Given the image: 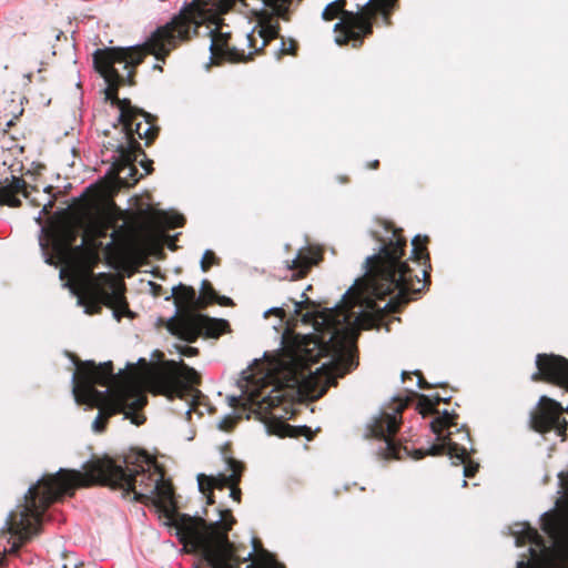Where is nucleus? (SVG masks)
I'll list each match as a JSON object with an SVG mask.
<instances>
[{"label": "nucleus", "instance_id": "31", "mask_svg": "<svg viewBox=\"0 0 568 568\" xmlns=\"http://www.w3.org/2000/svg\"><path fill=\"white\" fill-rule=\"evenodd\" d=\"M7 22H8V27L12 30V31H18L20 29L21 30V34L22 36H27L28 33V30L26 28V23H24V18L22 14H19V13H13L11 14L8 19H7Z\"/></svg>", "mask_w": 568, "mask_h": 568}, {"label": "nucleus", "instance_id": "25", "mask_svg": "<svg viewBox=\"0 0 568 568\" xmlns=\"http://www.w3.org/2000/svg\"><path fill=\"white\" fill-rule=\"evenodd\" d=\"M139 155H143L145 156V153L144 151L142 150L141 151H133V155L130 160V163H125L124 161H115L113 162L112 166H113V170L118 173V174H121V173H124L125 171L126 172V175L123 178L125 180V184L130 185V184H135L140 178H142L143 175L140 174L138 176V170L134 165V163L136 162Z\"/></svg>", "mask_w": 568, "mask_h": 568}, {"label": "nucleus", "instance_id": "14", "mask_svg": "<svg viewBox=\"0 0 568 568\" xmlns=\"http://www.w3.org/2000/svg\"><path fill=\"white\" fill-rule=\"evenodd\" d=\"M458 414L444 410L439 416H436L430 423V429L437 435L438 444L447 442L448 436L454 442L463 443L466 447L470 444V433L466 426L458 427Z\"/></svg>", "mask_w": 568, "mask_h": 568}, {"label": "nucleus", "instance_id": "11", "mask_svg": "<svg viewBox=\"0 0 568 568\" xmlns=\"http://www.w3.org/2000/svg\"><path fill=\"white\" fill-rule=\"evenodd\" d=\"M399 429V420L395 415H389L383 412L379 416L375 417L367 426V437H373L382 440V446L378 449V455L383 459H404L412 457L419 460L427 455H430L432 446L428 449H413L409 450L406 446L394 440V436ZM432 456H434L432 454Z\"/></svg>", "mask_w": 568, "mask_h": 568}, {"label": "nucleus", "instance_id": "32", "mask_svg": "<svg viewBox=\"0 0 568 568\" xmlns=\"http://www.w3.org/2000/svg\"><path fill=\"white\" fill-rule=\"evenodd\" d=\"M221 260L211 250H206L201 260V268L203 272H207L212 266L219 265Z\"/></svg>", "mask_w": 568, "mask_h": 568}, {"label": "nucleus", "instance_id": "47", "mask_svg": "<svg viewBox=\"0 0 568 568\" xmlns=\"http://www.w3.org/2000/svg\"><path fill=\"white\" fill-rule=\"evenodd\" d=\"M52 206H53V202H52V201H49V204H48V205H44L43 211H44V212H48V207H50V209H51Z\"/></svg>", "mask_w": 568, "mask_h": 568}, {"label": "nucleus", "instance_id": "40", "mask_svg": "<svg viewBox=\"0 0 568 568\" xmlns=\"http://www.w3.org/2000/svg\"><path fill=\"white\" fill-rule=\"evenodd\" d=\"M140 164H141L142 168H144L145 174H150L153 171L152 161L151 160H149V159L142 160L140 162Z\"/></svg>", "mask_w": 568, "mask_h": 568}, {"label": "nucleus", "instance_id": "8", "mask_svg": "<svg viewBox=\"0 0 568 568\" xmlns=\"http://www.w3.org/2000/svg\"><path fill=\"white\" fill-rule=\"evenodd\" d=\"M263 386L261 389L253 390L248 400L253 406V412L264 423L267 433L278 437H306L313 439V432L307 426H292L286 419L295 415L294 403L287 392L281 387L274 386L268 394L264 395Z\"/></svg>", "mask_w": 568, "mask_h": 568}, {"label": "nucleus", "instance_id": "28", "mask_svg": "<svg viewBox=\"0 0 568 568\" xmlns=\"http://www.w3.org/2000/svg\"><path fill=\"white\" fill-rule=\"evenodd\" d=\"M216 295L217 293L215 292L211 282L209 280H203L201 283V292L197 296L200 302V310H205L210 304H213L214 300H216Z\"/></svg>", "mask_w": 568, "mask_h": 568}, {"label": "nucleus", "instance_id": "36", "mask_svg": "<svg viewBox=\"0 0 568 568\" xmlns=\"http://www.w3.org/2000/svg\"><path fill=\"white\" fill-rule=\"evenodd\" d=\"M129 230L126 227L125 224L116 227L113 233L111 234V237L115 241V240H119L120 237H123L128 234Z\"/></svg>", "mask_w": 568, "mask_h": 568}, {"label": "nucleus", "instance_id": "41", "mask_svg": "<svg viewBox=\"0 0 568 568\" xmlns=\"http://www.w3.org/2000/svg\"><path fill=\"white\" fill-rule=\"evenodd\" d=\"M202 494L205 495L207 505H213L215 503L213 490H205V493Z\"/></svg>", "mask_w": 568, "mask_h": 568}, {"label": "nucleus", "instance_id": "18", "mask_svg": "<svg viewBox=\"0 0 568 568\" xmlns=\"http://www.w3.org/2000/svg\"><path fill=\"white\" fill-rule=\"evenodd\" d=\"M322 258V252L317 248L311 246L301 248L293 260L286 261L287 268L293 271L291 280L296 281L305 277Z\"/></svg>", "mask_w": 568, "mask_h": 568}, {"label": "nucleus", "instance_id": "9", "mask_svg": "<svg viewBox=\"0 0 568 568\" xmlns=\"http://www.w3.org/2000/svg\"><path fill=\"white\" fill-rule=\"evenodd\" d=\"M125 283L111 273L91 274L81 288L79 301L85 306L88 314H98L102 305L114 311V315L131 316L129 304L125 298Z\"/></svg>", "mask_w": 568, "mask_h": 568}, {"label": "nucleus", "instance_id": "34", "mask_svg": "<svg viewBox=\"0 0 568 568\" xmlns=\"http://www.w3.org/2000/svg\"><path fill=\"white\" fill-rule=\"evenodd\" d=\"M414 374L418 377V383L417 384H418V387L422 388V389H430V388H434V387H443L442 384H434V385L429 384L425 379V377L423 376V374L419 371L415 372Z\"/></svg>", "mask_w": 568, "mask_h": 568}, {"label": "nucleus", "instance_id": "30", "mask_svg": "<svg viewBox=\"0 0 568 568\" xmlns=\"http://www.w3.org/2000/svg\"><path fill=\"white\" fill-rule=\"evenodd\" d=\"M297 50H298V44L297 42L292 39V38H288V39H284L282 38L281 40V48L278 49V51L275 52V55L277 59H282L283 55H296L297 53Z\"/></svg>", "mask_w": 568, "mask_h": 568}, {"label": "nucleus", "instance_id": "7", "mask_svg": "<svg viewBox=\"0 0 568 568\" xmlns=\"http://www.w3.org/2000/svg\"><path fill=\"white\" fill-rule=\"evenodd\" d=\"M397 0H369L358 12L345 10L346 0H335L328 3L322 18L325 21H333L339 18L341 21L335 24V31L341 34L336 41L338 44H346L353 41V47H359L363 39L373 32V20L382 16L385 26H392V13L397 7Z\"/></svg>", "mask_w": 568, "mask_h": 568}, {"label": "nucleus", "instance_id": "10", "mask_svg": "<svg viewBox=\"0 0 568 568\" xmlns=\"http://www.w3.org/2000/svg\"><path fill=\"white\" fill-rule=\"evenodd\" d=\"M152 383L158 393L166 396L169 399H185L189 396L196 397L201 392L193 386L201 384V375L186 365L183 361H165L161 366L154 369Z\"/></svg>", "mask_w": 568, "mask_h": 568}, {"label": "nucleus", "instance_id": "17", "mask_svg": "<svg viewBox=\"0 0 568 568\" xmlns=\"http://www.w3.org/2000/svg\"><path fill=\"white\" fill-rule=\"evenodd\" d=\"M210 33L212 37L210 50L214 59L227 60L231 62H244L250 59L248 54L246 55L244 50H239L235 47L230 45V33L217 30L211 31Z\"/></svg>", "mask_w": 568, "mask_h": 568}, {"label": "nucleus", "instance_id": "1", "mask_svg": "<svg viewBox=\"0 0 568 568\" xmlns=\"http://www.w3.org/2000/svg\"><path fill=\"white\" fill-rule=\"evenodd\" d=\"M383 234L372 232L379 244L377 254L366 258V291L369 296L362 300L359 295L349 296L347 292L339 305L323 311L308 312L304 322H311L315 333L303 336L292 353V381L296 384L314 378L311 366L322 357H331L336 375L343 377L356 365L351 353L354 338L353 324L363 328L389 331L384 323L389 314L399 313L409 303V294H419L430 284V256L427 248L429 237L416 235L412 240L409 260L423 266L420 278L403 260L407 240L403 230L389 221H383Z\"/></svg>", "mask_w": 568, "mask_h": 568}, {"label": "nucleus", "instance_id": "13", "mask_svg": "<svg viewBox=\"0 0 568 568\" xmlns=\"http://www.w3.org/2000/svg\"><path fill=\"white\" fill-rule=\"evenodd\" d=\"M140 123L131 121L128 125L124 124H114L113 129L118 131L116 138H111L108 141L102 142V146L106 151H112L113 155L111 156L112 163L120 160L124 161L126 164L130 163V160L133 159V151H141L142 146L138 143L135 139V133L140 134Z\"/></svg>", "mask_w": 568, "mask_h": 568}, {"label": "nucleus", "instance_id": "48", "mask_svg": "<svg viewBox=\"0 0 568 568\" xmlns=\"http://www.w3.org/2000/svg\"><path fill=\"white\" fill-rule=\"evenodd\" d=\"M154 69H158L159 71H162V67H161V65H159V64H155V65H154Z\"/></svg>", "mask_w": 568, "mask_h": 568}, {"label": "nucleus", "instance_id": "3", "mask_svg": "<svg viewBox=\"0 0 568 568\" xmlns=\"http://www.w3.org/2000/svg\"><path fill=\"white\" fill-rule=\"evenodd\" d=\"M73 384L78 403L99 408L93 422V429L98 433L105 430L111 416L124 413L125 417H131L133 412L142 409L148 402L134 382L114 375L111 361L99 365L93 361H77Z\"/></svg>", "mask_w": 568, "mask_h": 568}, {"label": "nucleus", "instance_id": "21", "mask_svg": "<svg viewBox=\"0 0 568 568\" xmlns=\"http://www.w3.org/2000/svg\"><path fill=\"white\" fill-rule=\"evenodd\" d=\"M280 26L271 24L270 22H261L255 27L251 33L247 34L248 47L252 51L248 52L250 59L252 55L264 49L272 40L278 38Z\"/></svg>", "mask_w": 568, "mask_h": 568}, {"label": "nucleus", "instance_id": "29", "mask_svg": "<svg viewBox=\"0 0 568 568\" xmlns=\"http://www.w3.org/2000/svg\"><path fill=\"white\" fill-rule=\"evenodd\" d=\"M175 241H176V236H171L168 234H162L161 237H151L149 240L151 253L161 252L162 242H165L170 250L175 251L178 248Z\"/></svg>", "mask_w": 568, "mask_h": 568}, {"label": "nucleus", "instance_id": "15", "mask_svg": "<svg viewBox=\"0 0 568 568\" xmlns=\"http://www.w3.org/2000/svg\"><path fill=\"white\" fill-rule=\"evenodd\" d=\"M444 444H433L430 454L448 455L456 466L464 465V476L471 478L479 469V464L470 459L468 448L463 443H457L450 436Z\"/></svg>", "mask_w": 568, "mask_h": 568}, {"label": "nucleus", "instance_id": "26", "mask_svg": "<svg viewBox=\"0 0 568 568\" xmlns=\"http://www.w3.org/2000/svg\"><path fill=\"white\" fill-rule=\"evenodd\" d=\"M150 222L160 227L175 229L185 224V217L179 213L155 211L150 215Z\"/></svg>", "mask_w": 568, "mask_h": 568}, {"label": "nucleus", "instance_id": "2", "mask_svg": "<svg viewBox=\"0 0 568 568\" xmlns=\"http://www.w3.org/2000/svg\"><path fill=\"white\" fill-rule=\"evenodd\" d=\"M84 471L61 468L53 475H44L32 485L7 519V530L18 538L10 552H17L22 544L37 535L47 509L63 495L73 496L79 487L105 486L120 490L123 497L144 505H154L175 529L182 545L212 552L210 540H216L219 524L206 525L202 517H192L175 509L172 484L164 478V469L154 456L145 450L131 452L124 457V466L109 456L93 458L83 466Z\"/></svg>", "mask_w": 568, "mask_h": 568}, {"label": "nucleus", "instance_id": "6", "mask_svg": "<svg viewBox=\"0 0 568 568\" xmlns=\"http://www.w3.org/2000/svg\"><path fill=\"white\" fill-rule=\"evenodd\" d=\"M172 297L176 316L170 321L169 329L179 338L194 343L201 335L217 338L231 331L226 320L213 318L200 313V302L193 286L183 283L173 286Z\"/></svg>", "mask_w": 568, "mask_h": 568}, {"label": "nucleus", "instance_id": "33", "mask_svg": "<svg viewBox=\"0 0 568 568\" xmlns=\"http://www.w3.org/2000/svg\"><path fill=\"white\" fill-rule=\"evenodd\" d=\"M126 255L134 262H140L145 258L146 253L143 247L132 244L126 248Z\"/></svg>", "mask_w": 568, "mask_h": 568}, {"label": "nucleus", "instance_id": "4", "mask_svg": "<svg viewBox=\"0 0 568 568\" xmlns=\"http://www.w3.org/2000/svg\"><path fill=\"white\" fill-rule=\"evenodd\" d=\"M217 525L212 528L216 531V540H210L212 552L196 548L190 545H183L187 552L197 554L207 564L210 568H285L273 554L264 549L257 538L252 539L253 550H247L243 545H236L229 538V532L236 524V519L230 509H220V519L207 523L206 525Z\"/></svg>", "mask_w": 568, "mask_h": 568}, {"label": "nucleus", "instance_id": "20", "mask_svg": "<svg viewBox=\"0 0 568 568\" xmlns=\"http://www.w3.org/2000/svg\"><path fill=\"white\" fill-rule=\"evenodd\" d=\"M21 194L23 197H29V186L23 178L11 175L6 178L0 183V203L11 207H19L21 200L18 195Z\"/></svg>", "mask_w": 568, "mask_h": 568}, {"label": "nucleus", "instance_id": "24", "mask_svg": "<svg viewBox=\"0 0 568 568\" xmlns=\"http://www.w3.org/2000/svg\"><path fill=\"white\" fill-rule=\"evenodd\" d=\"M145 114L148 115L145 120H143V121L136 120L135 121V122L140 123L139 131H140L141 136H139L136 133L134 136H135L138 143H140V140H143L144 145L150 146L158 138L160 128L156 124V121H158L156 116L150 114L146 111H145Z\"/></svg>", "mask_w": 568, "mask_h": 568}, {"label": "nucleus", "instance_id": "16", "mask_svg": "<svg viewBox=\"0 0 568 568\" xmlns=\"http://www.w3.org/2000/svg\"><path fill=\"white\" fill-rule=\"evenodd\" d=\"M125 213L113 204L109 212H105L100 217L92 220L83 234V243L79 246H74L75 252H81L84 244H94L99 239L105 237L108 231L115 227L119 220H124Z\"/></svg>", "mask_w": 568, "mask_h": 568}, {"label": "nucleus", "instance_id": "35", "mask_svg": "<svg viewBox=\"0 0 568 568\" xmlns=\"http://www.w3.org/2000/svg\"><path fill=\"white\" fill-rule=\"evenodd\" d=\"M295 311L297 313L302 312V310L307 308L308 306H315V303L313 301H310L307 297L305 301H295Z\"/></svg>", "mask_w": 568, "mask_h": 568}, {"label": "nucleus", "instance_id": "49", "mask_svg": "<svg viewBox=\"0 0 568 568\" xmlns=\"http://www.w3.org/2000/svg\"><path fill=\"white\" fill-rule=\"evenodd\" d=\"M62 568H67V565H65V564H63V565H62Z\"/></svg>", "mask_w": 568, "mask_h": 568}, {"label": "nucleus", "instance_id": "27", "mask_svg": "<svg viewBox=\"0 0 568 568\" xmlns=\"http://www.w3.org/2000/svg\"><path fill=\"white\" fill-rule=\"evenodd\" d=\"M226 463L229 466V470L233 471V478L235 479L233 480V484L230 486V497L234 501L241 503L242 491L239 485L241 481L242 473L244 470V465L241 462L234 459L233 457H227Z\"/></svg>", "mask_w": 568, "mask_h": 568}, {"label": "nucleus", "instance_id": "5", "mask_svg": "<svg viewBox=\"0 0 568 568\" xmlns=\"http://www.w3.org/2000/svg\"><path fill=\"white\" fill-rule=\"evenodd\" d=\"M541 529L548 535L551 545L527 523H518L511 529L517 547L527 544L530 560L548 568H568V518L545 514L541 517Z\"/></svg>", "mask_w": 568, "mask_h": 568}, {"label": "nucleus", "instance_id": "22", "mask_svg": "<svg viewBox=\"0 0 568 568\" xmlns=\"http://www.w3.org/2000/svg\"><path fill=\"white\" fill-rule=\"evenodd\" d=\"M78 239V226L71 222L61 223L54 231L53 245L58 252L67 253L73 248Z\"/></svg>", "mask_w": 568, "mask_h": 568}, {"label": "nucleus", "instance_id": "45", "mask_svg": "<svg viewBox=\"0 0 568 568\" xmlns=\"http://www.w3.org/2000/svg\"><path fill=\"white\" fill-rule=\"evenodd\" d=\"M152 285H153V287H154V295H158V294H159L158 292H160V290H161L162 287H161L160 285H156V284H152Z\"/></svg>", "mask_w": 568, "mask_h": 568}, {"label": "nucleus", "instance_id": "19", "mask_svg": "<svg viewBox=\"0 0 568 568\" xmlns=\"http://www.w3.org/2000/svg\"><path fill=\"white\" fill-rule=\"evenodd\" d=\"M414 398L418 399L416 409L424 417L433 414L439 415V412L436 408V403H434V400L430 397L424 394H418L416 392L409 390L407 396H397L394 398L395 406L393 407L394 412L392 413V415L396 416V419L399 420V425L402 424L403 410L410 404V402H413ZM388 414L390 415V413Z\"/></svg>", "mask_w": 568, "mask_h": 568}, {"label": "nucleus", "instance_id": "12", "mask_svg": "<svg viewBox=\"0 0 568 568\" xmlns=\"http://www.w3.org/2000/svg\"><path fill=\"white\" fill-rule=\"evenodd\" d=\"M565 409L560 403L548 396H541L530 412L529 426L539 434L555 432L557 436L567 437L568 420L562 417Z\"/></svg>", "mask_w": 568, "mask_h": 568}, {"label": "nucleus", "instance_id": "43", "mask_svg": "<svg viewBox=\"0 0 568 568\" xmlns=\"http://www.w3.org/2000/svg\"><path fill=\"white\" fill-rule=\"evenodd\" d=\"M366 166L371 170H377L379 168V161L378 160L371 161L367 163Z\"/></svg>", "mask_w": 568, "mask_h": 568}, {"label": "nucleus", "instance_id": "50", "mask_svg": "<svg viewBox=\"0 0 568 568\" xmlns=\"http://www.w3.org/2000/svg\"><path fill=\"white\" fill-rule=\"evenodd\" d=\"M0 555H4V554L0 551Z\"/></svg>", "mask_w": 568, "mask_h": 568}, {"label": "nucleus", "instance_id": "38", "mask_svg": "<svg viewBox=\"0 0 568 568\" xmlns=\"http://www.w3.org/2000/svg\"><path fill=\"white\" fill-rule=\"evenodd\" d=\"M235 424V420L231 417H225L221 423H220V428L225 430V432H229L233 428Z\"/></svg>", "mask_w": 568, "mask_h": 568}, {"label": "nucleus", "instance_id": "44", "mask_svg": "<svg viewBox=\"0 0 568 568\" xmlns=\"http://www.w3.org/2000/svg\"><path fill=\"white\" fill-rule=\"evenodd\" d=\"M434 403H436V407L439 405L440 402L448 403V399L442 398L439 395H436L434 398H432Z\"/></svg>", "mask_w": 568, "mask_h": 568}, {"label": "nucleus", "instance_id": "42", "mask_svg": "<svg viewBox=\"0 0 568 568\" xmlns=\"http://www.w3.org/2000/svg\"><path fill=\"white\" fill-rule=\"evenodd\" d=\"M268 313L274 314V315H276V316H278V317H284V316H285V311H284L283 308H280V307H276V308H272V310H270V311L266 313V315H267Z\"/></svg>", "mask_w": 568, "mask_h": 568}, {"label": "nucleus", "instance_id": "37", "mask_svg": "<svg viewBox=\"0 0 568 568\" xmlns=\"http://www.w3.org/2000/svg\"><path fill=\"white\" fill-rule=\"evenodd\" d=\"M180 353L183 356L192 357V356H196L199 354V349L196 347H192V346H183L180 348Z\"/></svg>", "mask_w": 568, "mask_h": 568}, {"label": "nucleus", "instance_id": "23", "mask_svg": "<svg viewBox=\"0 0 568 568\" xmlns=\"http://www.w3.org/2000/svg\"><path fill=\"white\" fill-rule=\"evenodd\" d=\"M233 471L230 475L219 474L217 476H206L204 474L197 475V484L201 493L205 490L224 489L230 488L233 484Z\"/></svg>", "mask_w": 568, "mask_h": 568}, {"label": "nucleus", "instance_id": "46", "mask_svg": "<svg viewBox=\"0 0 568 568\" xmlns=\"http://www.w3.org/2000/svg\"><path fill=\"white\" fill-rule=\"evenodd\" d=\"M402 378H403V381H405L406 378H410V373H408V372H403V373H402Z\"/></svg>", "mask_w": 568, "mask_h": 568}, {"label": "nucleus", "instance_id": "39", "mask_svg": "<svg viewBox=\"0 0 568 568\" xmlns=\"http://www.w3.org/2000/svg\"><path fill=\"white\" fill-rule=\"evenodd\" d=\"M214 303H217L222 306H232L234 304L232 298H230L227 296H219V295H216V300H214Z\"/></svg>", "mask_w": 568, "mask_h": 568}]
</instances>
